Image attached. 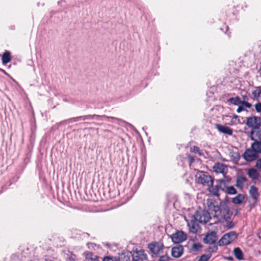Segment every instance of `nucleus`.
I'll list each match as a JSON object with an SVG mask.
<instances>
[{
  "mask_svg": "<svg viewBox=\"0 0 261 261\" xmlns=\"http://www.w3.org/2000/svg\"><path fill=\"white\" fill-rule=\"evenodd\" d=\"M197 181L198 183L201 184L203 186H207L208 188L212 187L214 182L212 177L203 172H201L199 174Z\"/></svg>",
  "mask_w": 261,
  "mask_h": 261,
  "instance_id": "4",
  "label": "nucleus"
},
{
  "mask_svg": "<svg viewBox=\"0 0 261 261\" xmlns=\"http://www.w3.org/2000/svg\"><path fill=\"white\" fill-rule=\"evenodd\" d=\"M254 99L258 100L259 97H261V88L260 87H257L256 89L252 91V93Z\"/></svg>",
  "mask_w": 261,
  "mask_h": 261,
  "instance_id": "26",
  "label": "nucleus"
},
{
  "mask_svg": "<svg viewBox=\"0 0 261 261\" xmlns=\"http://www.w3.org/2000/svg\"><path fill=\"white\" fill-rule=\"evenodd\" d=\"M100 117L105 118L106 119H112L117 120L118 121H122L121 119H118L116 117H109V116H107L106 115L100 116V115H87V116H80V117H74V118H71V120L72 121H76L79 120L81 119H83V120H85L86 119H93L95 117L99 118Z\"/></svg>",
  "mask_w": 261,
  "mask_h": 261,
  "instance_id": "10",
  "label": "nucleus"
},
{
  "mask_svg": "<svg viewBox=\"0 0 261 261\" xmlns=\"http://www.w3.org/2000/svg\"><path fill=\"white\" fill-rule=\"evenodd\" d=\"M159 261H169V257L167 255H162L160 257Z\"/></svg>",
  "mask_w": 261,
  "mask_h": 261,
  "instance_id": "36",
  "label": "nucleus"
},
{
  "mask_svg": "<svg viewBox=\"0 0 261 261\" xmlns=\"http://www.w3.org/2000/svg\"><path fill=\"white\" fill-rule=\"evenodd\" d=\"M256 130H251L250 132V138L252 141H261V129H256Z\"/></svg>",
  "mask_w": 261,
  "mask_h": 261,
  "instance_id": "17",
  "label": "nucleus"
},
{
  "mask_svg": "<svg viewBox=\"0 0 261 261\" xmlns=\"http://www.w3.org/2000/svg\"><path fill=\"white\" fill-rule=\"evenodd\" d=\"M85 258L88 261H99L98 257L91 252L86 253Z\"/></svg>",
  "mask_w": 261,
  "mask_h": 261,
  "instance_id": "25",
  "label": "nucleus"
},
{
  "mask_svg": "<svg viewBox=\"0 0 261 261\" xmlns=\"http://www.w3.org/2000/svg\"><path fill=\"white\" fill-rule=\"evenodd\" d=\"M103 261H117V260L115 257L106 256L103 258Z\"/></svg>",
  "mask_w": 261,
  "mask_h": 261,
  "instance_id": "33",
  "label": "nucleus"
},
{
  "mask_svg": "<svg viewBox=\"0 0 261 261\" xmlns=\"http://www.w3.org/2000/svg\"><path fill=\"white\" fill-rule=\"evenodd\" d=\"M189 159L191 160V162H192L193 161V160H194V159L193 158H192L191 157H190V156L189 157Z\"/></svg>",
  "mask_w": 261,
  "mask_h": 261,
  "instance_id": "42",
  "label": "nucleus"
},
{
  "mask_svg": "<svg viewBox=\"0 0 261 261\" xmlns=\"http://www.w3.org/2000/svg\"><path fill=\"white\" fill-rule=\"evenodd\" d=\"M230 155L231 159L234 161H238L240 159V155L238 152H230Z\"/></svg>",
  "mask_w": 261,
  "mask_h": 261,
  "instance_id": "29",
  "label": "nucleus"
},
{
  "mask_svg": "<svg viewBox=\"0 0 261 261\" xmlns=\"http://www.w3.org/2000/svg\"><path fill=\"white\" fill-rule=\"evenodd\" d=\"M232 117L233 118V119H237L239 117V116L237 115H233V116H232Z\"/></svg>",
  "mask_w": 261,
  "mask_h": 261,
  "instance_id": "41",
  "label": "nucleus"
},
{
  "mask_svg": "<svg viewBox=\"0 0 261 261\" xmlns=\"http://www.w3.org/2000/svg\"><path fill=\"white\" fill-rule=\"evenodd\" d=\"M225 192L229 195H233L237 193V190L233 186L226 187Z\"/></svg>",
  "mask_w": 261,
  "mask_h": 261,
  "instance_id": "27",
  "label": "nucleus"
},
{
  "mask_svg": "<svg viewBox=\"0 0 261 261\" xmlns=\"http://www.w3.org/2000/svg\"><path fill=\"white\" fill-rule=\"evenodd\" d=\"M216 127L220 132L223 134L228 135L232 134V129L227 126L217 124H216Z\"/></svg>",
  "mask_w": 261,
  "mask_h": 261,
  "instance_id": "16",
  "label": "nucleus"
},
{
  "mask_svg": "<svg viewBox=\"0 0 261 261\" xmlns=\"http://www.w3.org/2000/svg\"><path fill=\"white\" fill-rule=\"evenodd\" d=\"M183 250V247L180 245L173 247L171 251L172 256L175 258L179 257L182 254Z\"/></svg>",
  "mask_w": 261,
  "mask_h": 261,
  "instance_id": "14",
  "label": "nucleus"
},
{
  "mask_svg": "<svg viewBox=\"0 0 261 261\" xmlns=\"http://www.w3.org/2000/svg\"><path fill=\"white\" fill-rule=\"evenodd\" d=\"M255 167L257 169L261 170V159H258L257 160L256 162Z\"/></svg>",
  "mask_w": 261,
  "mask_h": 261,
  "instance_id": "35",
  "label": "nucleus"
},
{
  "mask_svg": "<svg viewBox=\"0 0 261 261\" xmlns=\"http://www.w3.org/2000/svg\"><path fill=\"white\" fill-rule=\"evenodd\" d=\"M226 222V227L229 228H232L234 226V224L232 221H228L227 220V221H225Z\"/></svg>",
  "mask_w": 261,
  "mask_h": 261,
  "instance_id": "34",
  "label": "nucleus"
},
{
  "mask_svg": "<svg viewBox=\"0 0 261 261\" xmlns=\"http://www.w3.org/2000/svg\"><path fill=\"white\" fill-rule=\"evenodd\" d=\"M213 169L216 173L223 174L225 173L227 169L226 165L219 163L215 164Z\"/></svg>",
  "mask_w": 261,
  "mask_h": 261,
  "instance_id": "15",
  "label": "nucleus"
},
{
  "mask_svg": "<svg viewBox=\"0 0 261 261\" xmlns=\"http://www.w3.org/2000/svg\"><path fill=\"white\" fill-rule=\"evenodd\" d=\"M193 217L196 221L202 224L206 223L211 219L210 213L205 210L196 211Z\"/></svg>",
  "mask_w": 261,
  "mask_h": 261,
  "instance_id": "2",
  "label": "nucleus"
},
{
  "mask_svg": "<svg viewBox=\"0 0 261 261\" xmlns=\"http://www.w3.org/2000/svg\"><path fill=\"white\" fill-rule=\"evenodd\" d=\"M211 257V254H203L198 261H207Z\"/></svg>",
  "mask_w": 261,
  "mask_h": 261,
  "instance_id": "31",
  "label": "nucleus"
},
{
  "mask_svg": "<svg viewBox=\"0 0 261 261\" xmlns=\"http://www.w3.org/2000/svg\"><path fill=\"white\" fill-rule=\"evenodd\" d=\"M226 259L228 260H230V261H232L233 260V258L231 256H228V257H226L225 258Z\"/></svg>",
  "mask_w": 261,
  "mask_h": 261,
  "instance_id": "39",
  "label": "nucleus"
},
{
  "mask_svg": "<svg viewBox=\"0 0 261 261\" xmlns=\"http://www.w3.org/2000/svg\"><path fill=\"white\" fill-rule=\"evenodd\" d=\"M257 236L259 238L261 239V230L257 233Z\"/></svg>",
  "mask_w": 261,
  "mask_h": 261,
  "instance_id": "40",
  "label": "nucleus"
},
{
  "mask_svg": "<svg viewBox=\"0 0 261 261\" xmlns=\"http://www.w3.org/2000/svg\"><path fill=\"white\" fill-rule=\"evenodd\" d=\"M202 245L200 243H194L191 248V250L193 252H197L200 251L202 248Z\"/></svg>",
  "mask_w": 261,
  "mask_h": 261,
  "instance_id": "28",
  "label": "nucleus"
},
{
  "mask_svg": "<svg viewBox=\"0 0 261 261\" xmlns=\"http://www.w3.org/2000/svg\"><path fill=\"white\" fill-rule=\"evenodd\" d=\"M233 253L235 257L239 260L244 259L243 254L240 248H236L233 250Z\"/></svg>",
  "mask_w": 261,
  "mask_h": 261,
  "instance_id": "24",
  "label": "nucleus"
},
{
  "mask_svg": "<svg viewBox=\"0 0 261 261\" xmlns=\"http://www.w3.org/2000/svg\"><path fill=\"white\" fill-rule=\"evenodd\" d=\"M237 236L238 234L235 231H230L225 234L218 241V244L219 246L227 245L236 240Z\"/></svg>",
  "mask_w": 261,
  "mask_h": 261,
  "instance_id": "3",
  "label": "nucleus"
},
{
  "mask_svg": "<svg viewBox=\"0 0 261 261\" xmlns=\"http://www.w3.org/2000/svg\"><path fill=\"white\" fill-rule=\"evenodd\" d=\"M191 151L195 153H197L198 154L201 155L202 153L199 148L197 146H194L191 148Z\"/></svg>",
  "mask_w": 261,
  "mask_h": 261,
  "instance_id": "30",
  "label": "nucleus"
},
{
  "mask_svg": "<svg viewBox=\"0 0 261 261\" xmlns=\"http://www.w3.org/2000/svg\"><path fill=\"white\" fill-rule=\"evenodd\" d=\"M226 196L224 201H221L220 205L216 204V202L212 199H207V204L210 211L214 212L215 216L220 219H224L225 221L230 218L232 213L229 207V201Z\"/></svg>",
  "mask_w": 261,
  "mask_h": 261,
  "instance_id": "1",
  "label": "nucleus"
},
{
  "mask_svg": "<svg viewBox=\"0 0 261 261\" xmlns=\"http://www.w3.org/2000/svg\"><path fill=\"white\" fill-rule=\"evenodd\" d=\"M171 239L174 243H180L187 238V234L182 231H177L171 236Z\"/></svg>",
  "mask_w": 261,
  "mask_h": 261,
  "instance_id": "6",
  "label": "nucleus"
},
{
  "mask_svg": "<svg viewBox=\"0 0 261 261\" xmlns=\"http://www.w3.org/2000/svg\"><path fill=\"white\" fill-rule=\"evenodd\" d=\"M258 156V154L251 148L246 149L243 154L244 159L249 162L256 160Z\"/></svg>",
  "mask_w": 261,
  "mask_h": 261,
  "instance_id": "8",
  "label": "nucleus"
},
{
  "mask_svg": "<svg viewBox=\"0 0 261 261\" xmlns=\"http://www.w3.org/2000/svg\"><path fill=\"white\" fill-rule=\"evenodd\" d=\"M251 148L257 154L261 153V141L255 140L251 144Z\"/></svg>",
  "mask_w": 261,
  "mask_h": 261,
  "instance_id": "20",
  "label": "nucleus"
},
{
  "mask_svg": "<svg viewBox=\"0 0 261 261\" xmlns=\"http://www.w3.org/2000/svg\"><path fill=\"white\" fill-rule=\"evenodd\" d=\"M249 193L251 197L256 202L258 200L259 196L257 188L254 186H251L249 189Z\"/></svg>",
  "mask_w": 261,
  "mask_h": 261,
  "instance_id": "18",
  "label": "nucleus"
},
{
  "mask_svg": "<svg viewBox=\"0 0 261 261\" xmlns=\"http://www.w3.org/2000/svg\"><path fill=\"white\" fill-rule=\"evenodd\" d=\"M254 107L257 112L261 113V102H258L255 104Z\"/></svg>",
  "mask_w": 261,
  "mask_h": 261,
  "instance_id": "32",
  "label": "nucleus"
},
{
  "mask_svg": "<svg viewBox=\"0 0 261 261\" xmlns=\"http://www.w3.org/2000/svg\"><path fill=\"white\" fill-rule=\"evenodd\" d=\"M246 125L253 129H259L261 126V118L257 116H252L247 118Z\"/></svg>",
  "mask_w": 261,
  "mask_h": 261,
  "instance_id": "5",
  "label": "nucleus"
},
{
  "mask_svg": "<svg viewBox=\"0 0 261 261\" xmlns=\"http://www.w3.org/2000/svg\"><path fill=\"white\" fill-rule=\"evenodd\" d=\"M217 249H218V247L216 246L209 248L210 251H212V252L216 251Z\"/></svg>",
  "mask_w": 261,
  "mask_h": 261,
  "instance_id": "37",
  "label": "nucleus"
},
{
  "mask_svg": "<svg viewBox=\"0 0 261 261\" xmlns=\"http://www.w3.org/2000/svg\"><path fill=\"white\" fill-rule=\"evenodd\" d=\"M2 63L3 64H6L11 60L10 53L8 51H5L2 55Z\"/></svg>",
  "mask_w": 261,
  "mask_h": 261,
  "instance_id": "22",
  "label": "nucleus"
},
{
  "mask_svg": "<svg viewBox=\"0 0 261 261\" xmlns=\"http://www.w3.org/2000/svg\"><path fill=\"white\" fill-rule=\"evenodd\" d=\"M228 101L234 105H239L241 104L248 108H250L252 107V105L251 103L244 100H241L240 98L238 96L230 98L228 99Z\"/></svg>",
  "mask_w": 261,
  "mask_h": 261,
  "instance_id": "11",
  "label": "nucleus"
},
{
  "mask_svg": "<svg viewBox=\"0 0 261 261\" xmlns=\"http://www.w3.org/2000/svg\"><path fill=\"white\" fill-rule=\"evenodd\" d=\"M129 253L132 256L133 261H143L147 258V256L143 250H136Z\"/></svg>",
  "mask_w": 261,
  "mask_h": 261,
  "instance_id": "9",
  "label": "nucleus"
},
{
  "mask_svg": "<svg viewBox=\"0 0 261 261\" xmlns=\"http://www.w3.org/2000/svg\"><path fill=\"white\" fill-rule=\"evenodd\" d=\"M217 239V234L214 231L207 233L203 239V242L205 244H212L216 242Z\"/></svg>",
  "mask_w": 261,
  "mask_h": 261,
  "instance_id": "12",
  "label": "nucleus"
},
{
  "mask_svg": "<svg viewBox=\"0 0 261 261\" xmlns=\"http://www.w3.org/2000/svg\"><path fill=\"white\" fill-rule=\"evenodd\" d=\"M247 181L246 177L240 175L238 176L236 179V186L239 188L242 189L244 186V183Z\"/></svg>",
  "mask_w": 261,
  "mask_h": 261,
  "instance_id": "21",
  "label": "nucleus"
},
{
  "mask_svg": "<svg viewBox=\"0 0 261 261\" xmlns=\"http://www.w3.org/2000/svg\"><path fill=\"white\" fill-rule=\"evenodd\" d=\"M148 249L154 254H159L163 252L164 245L159 242H152L148 245Z\"/></svg>",
  "mask_w": 261,
  "mask_h": 261,
  "instance_id": "7",
  "label": "nucleus"
},
{
  "mask_svg": "<svg viewBox=\"0 0 261 261\" xmlns=\"http://www.w3.org/2000/svg\"><path fill=\"white\" fill-rule=\"evenodd\" d=\"M247 174L249 177L253 180L257 179L260 175L258 171L254 168L248 169Z\"/></svg>",
  "mask_w": 261,
  "mask_h": 261,
  "instance_id": "19",
  "label": "nucleus"
},
{
  "mask_svg": "<svg viewBox=\"0 0 261 261\" xmlns=\"http://www.w3.org/2000/svg\"><path fill=\"white\" fill-rule=\"evenodd\" d=\"M260 70H261V66H260Z\"/></svg>",
  "mask_w": 261,
  "mask_h": 261,
  "instance_id": "43",
  "label": "nucleus"
},
{
  "mask_svg": "<svg viewBox=\"0 0 261 261\" xmlns=\"http://www.w3.org/2000/svg\"><path fill=\"white\" fill-rule=\"evenodd\" d=\"M245 196L243 194H239L232 199V202L236 204H240L243 202Z\"/></svg>",
  "mask_w": 261,
  "mask_h": 261,
  "instance_id": "23",
  "label": "nucleus"
},
{
  "mask_svg": "<svg viewBox=\"0 0 261 261\" xmlns=\"http://www.w3.org/2000/svg\"><path fill=\"white\" fill-rule=\"evenodd\" d=\"M197 221L195 219H192L188 223V226L189 227V230L193 233H196L200 231V228L197 223Z\"/></svg>",
  "mask_w": 261,
  "mask_h": 261,
  "instance_id": "13",
  "label": "nucleus"
},
{
  "mask_svg": "<svg viewBox=\"0 0 261 261\" xmlns=\"http://www.w3.org/2000/svg\"><path fill=\"white\" fill-rule=\"evenodd\" d=\"M244 110H245V109L243 107L239 106L237 110V112L238 113H240L241 112L244 111Z\"/></svg>",
  "mask_w": 261,
  "mask_h": 261,
  "instance_id": "38",
  "label": "nucleus"
}]
</instances>
